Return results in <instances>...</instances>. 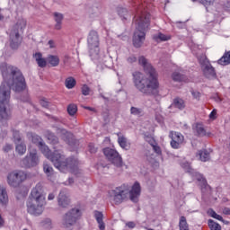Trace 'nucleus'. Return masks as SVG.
<instances>
[{
  "label": "nucleus",
  "instance_id": "nucleus-1",
  "mask_svg": "<svg viewBox=\"0 0 230 230\" xmlns=\"http://www.w3.org/2000/svg\"><path fill=\"white\" fill-rule=\"evenodd\" d=\"M138 63L140 66H143L146 75H145L141 72H135L133 74L135 87L143 94H159L157 72L143 56L138 58Z\"/></svg>",
  "mask_w": 230,
  "mask_h": 230
},
{
  "label": "nucleus",
  "instance_id": "nucleus-2",
  "mask_svg": "<svg viewBox=\"0 0 230 230\" xmlns=\"http://www.w3.org/2000/svg\"><path fill=\"white\" fill-rule=\"evenodd\" d=\"M28 137H31L32 143H34V145H38L43 155H45L47 159H49V161L53 163L55 168L59 170V172H62L63 173L67 172L75 173V172L78 170V160L75 158H66V156H64V155L60 154L58 151H55L53 154H51L49 147L42 143V138H40V137L38 135L29 133Z\"/></svg>",
  "mask_w": 230,
  "mask_h": 230
},
{
  "label": "nucleus",
  "instance_id": "nucleus-3",
  "mask_svg": "<svg viewBox=\"0 0 230 230\" xmlns=\"http://www.w3.org/2000/svg\"><path fill=\"white\" fill-rule=\"evenodd\" d=\"M0 69L4 78V83L0 87V96L3 88L4 91H9V93L10 89H13L15 93H21V91L26 89V80L21 70L13 66H8L6 63L2 64Z\"/></svg>",
  "mask_w": 230,
  "mask_h": 230
},
{
  "label": "nucleus",
  "instance_id": "nucleus-4",
  "mask_svg": "<svg viewBox=\"0 0 230 230\" xmlns=\"http://www.w3.org/2000/svg\"><path fill=\"white\" fill-rule=\"evenodd\" d=\"M108 195L111 204H114L115 206L123 204L125 200H128V197L132 202H137L139 197H141V185L139 182L136 181L130 190L128 184H123L109 190Z\"/></svg>",
  "mask_w": 230,
  "mask_h": 230
},
{
  "label": "nucleus",
  "instance_id": "nucleus-5",
  "mask_svg": "<svg viewBox=\"0 0 230 230\" xmlns=\"http://www.w3.org/2000/svg\"><path fill=\"white\" fill-rule=\"evenodd\" d=\"M135 22L137 31L133 37V44L135 48H141L143 42H145V31H146L150 26V13H146V11H141V8H139L135 16Z\"/></svg>",
  "mask_w": 230,
  "mask_h": 230
},
{
  "label": "nucleus",
  "instance_id": "nucleus-6",
  "mask_svg": "<svg viewBox=\"0 0 230 230\" xmlns=\"http://www.w3.org/2000/svg\"><path fill=\"white\" fill-rule=\"evenodd\" d=\"M44 206H46V196L42 185L38 184L31 192V199L27 204L28 213L39 217V215H42Z\"/></svg>",
  "mask_w": 230,
  "mask_h": 230
},
{
  "label": "nucleus",
  "instance_id": "nucleus-7",
  "mask_svg": "<svg viewBox=\"0 0 230 230\" xmlns=\"http://www.w3.org/2000/svg\"><path fill=\"white\" fill-rule=\"evenodd\" d=\"M2 93L0 96V119H10L12 116V110L10 109V91L4 88L1 89Z\"/></svg>",
  "mask_w": 230,
  "mask_h": 230
},
{
  "label": "nucleus",
  "instance_id": "nucleus-8",
  "mask_svg": "<svg viewBox=\"0 0 230 230\" xmlns=\"http://www.w3.org/2000/svg\"><path fill=\"white\" fill-rule=\"evenodd\" d=\"M80 217H82V211L78 208H72L66 214L63 219L64 227H71V226H75L76 220H78Z\"/></svg>",
  "mask_w": 230,
  "mask_h": 230
},
{
  "label": "nucleus",
  "instance_id": "nucleus-9",
  "mask_svg": "<svg viewBox=\"0 0 230 230\" xmlns=\"http://www.w3.org/2000/svg\"><path fill=\"white\" fill-rule=\"evenodd\" d=\"M24 181H26V173L22 171H13L7 176V182L13 188H17Z\"/></svg>",
  "mask_w": 230,
  "mask_h": 230
},
{
  "label": "nucleus",
  "instance_id": "nucleus-10",
  "mask_svg": "<svg viewBox=\"0 0 230 230\" xmlns=\"http://www.w3.org/2000/svg\"><path fill=\"white\" fill-rule=\"evenodd\" d=\"M199 62L205 76H207V78H213L216 75L215 68L213 66H211V63H209V60L206 55H202L200 58H199Z\"/></svg>",
  "mask_w": 230,
  "mask_h": 230
},
{
  "label": "nucleus",
  "instance_id": "nucleus-11",
  "mask_svg": "<svg viewBox=\"0 0 230 230\" xmlns=\"http://www.w3.org/2000/svg\"><path fill=\"white\" fill-rule=\"evenodd\" d=\"M103 154L116 166H121V164L123 163V160L121 159V156L119 155V153H118L116 150L106 147L103 149Z\"/></svg>",
  "mask_w": 230,
  "mask_h": 230
},
{
  "label": "nucleus",
  "instance_id": "nucleus-12",
  "mask_svg": "<svg viewBox=\"0 0 230 230\" xmlns=\"http://www.w3.org/2000/svg\"><path fill=\"white\" fill-rule=\"evenodd\" d=\"M88 46L91 51H93V49H94V51L96 52L100 51V49L98 48L100 46V39L98 38V32H90L88 36Z\"/></svg>",
  "mask_w": 230,
  "mask_h": 230
},
{
  "label": "nucleus",
  "instance_id": "nucleus-13",
  "mask_svg": "<svg viewBox=\"0 0 230 230\" xmlns=\"http://www.w3.org/2000/svg\"><path fill=\"white\" fill-rule=\"evenodd\" d=\"M170 137L172 138V141H171L172 148H175V149L180 148L181 145L184 143V136H182V134L179 132L172 131L170 133Z\"/></svg>",
  "mask_w": 230,
  "mask_h": 230
},
{
  "label": "nucleus",
  "instance_id": "nucleus-14",
  "mask_svg": "<svg viewBox=\"0 0 230 230\" xmlns=\"http://www.w3.org/2000/svg\"><path fill=\"white\" fill-rule=\"evenodd\" d=\"M22 42V38L19 35V31H13L10 34V46L12 49H17Z\"/></svg>",
  "mask_w": 230,
  "mask_h": 230
},
{
  "label": "nucleus",
  "instance_id": "nucleus-15",
  "mask_svg": "<svg viewBox=\"0 0 230 230\" xmlns=\"http://www.w3.org/2000/svg\"><path fill=\"white\" fill-rule=\"evenodd\" d=\"M30 155L28 158L23 160V163H27L26 166H37L39 164V156L37 155V150L29 149Z\"/></svg>",
  "mask_w": 230,
  "mask_h": 230
},
{
  "label": "nucleus",
  "instance_id": "nucleus-16",
  "mask_svg": "<svg viewBox=\"0 0 230 230\" xmlns=\"http://www.w3.org/2000/svg\"><path fill=\"white\" fill-rule=\"evenodd\" d=\"M153 40L155 42H157V44L161 42H166L168 40H172V35L164 34L163 32H156L153 35Z\"/></svg>",
  "mask_w": 230,
  "mask_h": 230
},
{
  "label": "nucleus",
  "instance_id": "nucleus-17",
  "mask_svg": "<svg viewBox=\"0 0 230 230\" xmlns=\"http://www.w3.org/2000/svg\"><path fill=\"white\" fill-rule=\"evenodd\" d=\"M117 136H118V143L120 148H123L124 150H128V148H130V143L128 142V140H127V137L121 135V133H118Z\"/></svg>",
  "mask_w": 230,
  "mask_h": 230
},
{
  "label": "nucleus",
  "instance_id": "nucleus-18",
  "mask_svg": "<svg viewBox=\"0 0 230 230\" xmlns=\"http://www.w3.org/2000/svg\"><path fill=\"white\" fill-rule=\"evenodd\" d=\"M33 57L39 67H46V66H48V60H46V58L42 57V54L40 52L35 53Z\"/></svg>",
  "mask_w": 230,
  "mask_h": 230
},
{
  "label": "nucleus",
  "instance_id": "nucleus-19",
  "mask_svg": "<svg viewBox=\"0 0 230 230\" xmlns=\"http://www.w3.org/2000/svg\"><path fill=\"white\" fill-rule=\"evenodd\" d=\"M69 204H71L69 198L66 194H64V192H60L58 198V205L60 206V208H67Z\"/></svg>",
  "mask_w": 230,
  "mask_h": 230
},
{
  "label": "nucleus",
  "instance_id": "nucleus-20",
  "mask_svg": "<svg viewBox=\"0 0 230 230\" xmlns=\"http://www.w3.org/2000/svg\"><path fill=\"white\" fill-rule=\"evenodd\" d=\"M54 21H56L55 30H62V21H64V15L60 13H54Z\"/></svg>",
  "mask_w": 230,
  "mask_h": 230
},
{
  "label": "nucleus",
  "instance_id": "nucleus-21",
  "mask_svg": "<svg viewBox=\"0 0 230 230\" xmlns=\"http://www.w3.org/2000/svg\"><path fill=\"white\" fill-rule=\"evenodd\" d=\"M47 62L51 67H57L60 64V58H58V56L49 55L47 58Z\"/></svg>",
  "mask_w": 230,
  "mask_h": 230
},
{
  "label": "nucleus",
  "instance_id": "nucleus-22",
  "mask_svg": "<svg viewBox=\"0 0 230 230\" xmlns=\"http://www.w3.org/2000/svg\"><path fill=\"white\" fill-rule=\"evenodd\" d=\"M94 217L97 223L99 224V229L105 230V223H103V214L100 211H95Z\"/></svg>",
  "mask_w": 230,
  "mask_h": 230
},
{
  "label": "nucleus",
  "instance_id": "nucleus-23",
  "mask_svg": "<svg viewBox=\"0 0 230 230\" xmlns=\"http://www.w3.org/2000/svg\"><path fill=\"white\" fill-rule=\"evenodd\" d=\"M199 161H202L203 163H206V161H209V153L208 151H199L198 155H196Z\"/></svg>",
  "mask_w": 230,
  "mask_h": 230
},
{
  "label": "nucleus",
  "instance_id": "nucleus-24",
  "mask_svg": "<svg viewBox=\"0 0 230 230\" xmlns=\"http://www.w3.org/2000/svg\"><path fill=\"white\" fill-rule=\"evenodd\" d=\"M179 229L180 230H190V225H188V221L186 220V217L181 216L179 221Z\"/></svg>",
  "mask_w": 230,
  "mask_h": 230
},
{
  "label": "nucleus",
  "instance_id": "nucleus-25",
  "mask_svg": "<svg viewBox=\"0 0 230 230\" xmlns=\"http://www.w3.org/2000/svg\"><path fill=\"white\" fill-rule=\"evenodd\" d=\"M221 66H228L230 64V51L226 52L223 57L218 60Z\"/></svg>",
  "mask_w": 230,
  "mask_h": 230
},
{
  "label": "nucleus",
  "instance_id": "nucleus-26",
  "mask_svg": "<svg viewBox=\"0 0 230 230\" xmlns=\"http://www.w3.org/2000/svg\"><path fill=\"white\" fill-rule=\"evenodd\" d=\"M173 105L174 107H176V109H180V111H182V109L186 107V102L181 98H176L173 101Z\"/></svg>",
  "mask_w": 230,
  "mask_h": 230
},
{
  "label": "nucleus",
  "instance_id": "nucleus-27",
  "mask_svg": "<svg viewBox=\"0 0 230 230\" xmlns=\"http://www.w3.org/2000/svg\"><path fill=\"white\" fill-rule=\"evenodd\" d=\"M0 202L3 205L8 202V194L5 189H0Z\"/></svg>",
  "mask_w": 230,
  "mask_h": 230
},
{
  "label": "nucleus",
  "instance_id": "nucleus-28",
  "mask_svg": "<svg viewBox=\"0 0 230 230\" xmlns=\"http://www.w3.org/2000/svg\"><path fill=\"white\" fill-rule=\"evenodd\" d=\"M65 85L66 89H73L76 85V80L73 77H67L65 81Z\"/></svg>",
  "mask_w": 230,
  "mask_h": 230
},
{
  "label": "nucleus",
  "instance_id": "nucleus-29",
  "mask_svg": "<svg viewBox=\"0 0 230 230\" xmlns=\"http://www.w3.org/2000/svg\"><path fill=\"white\" fill-rule=\"evenodd\" d=\"M172 77L174 82H186V80H187L185 75H182L177 72L173 73Z\"/></svg>",
  "mask_w": 230,
  "mask_h": 230
},
{
  "label": "nucleus",
  "instance_id": "nucleus-30",
  "mask_svg": "<svg viewBox=\"0 0 230 230\" xmlns=\"http://www.w3.org/2000/svg\"><path fill=\"white\" fill-rule=\"evenodd\" d=\"M16 152L19 155H24L26 154V145L21 143L16 145Z\"/></svg>",
  "mask_w": 230,
  "mask_h": 230
},
{
  "label": "nucleus",
  "instance_id": "nucleus-31",
  "mask_svg": "<svg viewBox=\"0 0 230 230\" xmlns=\"http://www.w3.org/2000/svg\"><path fill=\"white\" fill-rule=\"evenodd\" d=\"M208 215H209V217H212V218H216V220H219L220 222L224 221V218L222 217V216L217 214V212H215V210L211 208L208 210Z\"/></svg>",
  "mask_w": 230,
  "mask_h": 230
},
{
  "label": "nucleus",
  "instance_id": "nucleus-32",
  "mask_svg": "<svg viewBox=\"0 0 230 230\" xmlns=\"http://www.w3.org/2000/svg\"><path fill=\"white\" fill-rule=\"evenodd\" d=\"M208 227L210 230H222L220 224L214 222L212 219L208 220Z\"/></svg>",
  "mask_w": 230,
  "mask_h": 230
},
{
  "label": "nucleus",
  "instance_id": "nucleus-33",
  "mask_svg": "<svg viewBox=\"0 0 230 230\" xmlns=\"http://www.w3.org/2000/svg\"><path fill=\"white\" fill-rule=\"evenodd\" d=\"M67 112L70 116H75L78 112V107L75 104H70L67 107Z\"/></svg>",
  "mask_w": 230,
  "mask_h": 230
},
{
  "label": "nucleus",
  "instance_id": "nucleus-34",
  "mask_svg": "<svg viewBox=\"0 0 230 230\" xmlns=\"http://www.w3.org/2000/svg\"><path fill=\"white\" fill-rule=\"evenodd\" d=\"M194 130L198 134V136H206V130L200 124H197Z\"/></svg>",
  "mask_w": 230,
  "mask_h": 230
},
{
  "label": "nucleus",
  "instance_id": "nucleus-35",
  "mask_svg": "<svg viewBox=\"0 0 230 230\" xmlns=\"http://www.w3.org/2000/svg\"><path fill=\"white\" fill-rule=\"evenodd\" d=\"M61 134L62 139H64V141H69L70 139H73V134L67 132L66 129H62Z\"/></svg>",
  "mask_w": 230,
  "mask_h": 230
},
{
  "label": "nucleus",
  "instance_id": "nucleus-36",
  "mask_svg": "<svg viewBox=\"0 0 230 230\" xmlns=\"http://www.w3.org/2000/svg\"><path fill=\"white\" fill-rule=\"evenodd\" d=\"M43 170L48 177H50V175H53V167L49 166V164H44Z\"/></svg>",
  "mask_w": 230,
  "mask_h": 230
},
{
  "label": "nucleus",
  "instance_id": "nucleus-37",
  "mask_svg": "<svg viewBox=\"0 0 230 230\" xmlns=\"http://www.w3.org/2000/svg\"><path fill=\"white\" fill-rule=\"evenodd\" d=\"M26 28V20L20 19L16 23V29L17 30H24Z\"/></svg>",
  "mask_w": 230,
  "mask_h": 230
},
{
  "label": "nucleus",
  "instance_id": "nucleus-38",
  "mask_svg": "<svg viewBox=\"0 0 230 230\" xmlns=\"http://www.w3.org/2000/svg\"><path fill=\"white\" fill-rule=\"evenodd\" d=\"M82 94H84V96H89V94H91V88L88 87L87 84H84L82 86Z\"/></svg>",
  "mask_w": 230,
  "mask_h": 230
},
{
  "label": "nucleus",
  "instance_id": "nucleus-39",
  "mask_svg": "<svg viewBox=\"0 0 230 230\" xmlns=\"http://www.w3.org/2000/svg\"><path fill=\"white\" fill-rule=\"evenodd\" d=\"M13 141L14 143H20L21 142V134H19V131L13 130Z\"/></svg>",
  "mask_w": 230,
  "mask_h": 230
},
{
  "label": "nucleus",
  "instance_id": "nucleus-40",
  "mask_svg": "<svg viewBox=\"0 0 230 230\" xmlns=\"http://www.w3.org/2000/svg\"><path fill=\"white\" fill-rule=\"evenodd\" d=\"M48 139H49V141H50V143H53L54 145H55V143H58V138L57 137H55V135H53V134H49Z\"/></svg>",
  "mask_w": 230,
  "mask_h": 230
},
{
  "label": "nucleus",
  "instance_id": "nucleus-41",
  "mask_svg": "<svg viewBox=\"0 0 230 230\" xmlns=\"http://www.w3.org/2000/svg\"><path fill=\"white\" fill-rule=\"evenodd\" d=\"M141 112H143V111L141 109H138L136 107L131 108V114H134L135 116H139V114H141Z\"/></svg>",
  "mask_w": 230,
  "mask_h": 230
},
{
  "label": "nucleus",
  "instance_id": "nucleus-42",
  "mask_svg": "<svg viewBox=\"0 0 230 230\" xmlns=\"http://www.w3.org/2000/svg\"><path fill=\"white\" fill-rule=\"evenodd\" d=\"M181 166H182V168L187 170V172H189V173H191V172H193V169H191V167L190 166V163L181 164Z\"/></svg>",
  "mask_w": 230,
  "mask_h": 230
},
{
  "label": "nucleus",
  "instance_id": "nucleus-43",
  "mask_svg": "<svg viewBox=\"0 0 230 230\" xmlns=\"http://www.w3.org/2000/svg\"><path fill=\"white\" fill-rule=\"evenodd\" d=\"M195 177L197 178V181H199L203 182V184H206V179H204L202 174L196 172Z\"/></svg>",
  "mask_w": 230,
  "mask_h": 230
},
{
  "label": "nucleus",
  "instance_id": "nucleus-44",
  "mask_svg": "<svg viewBox=\"0 0 230 230\" xmlns=\"http://www.w3.org/2000/svg\"><path fill=\"white\" fill-rule=\"evenodd\" d=\"M191 94H192L194 100H197L198 102H199V100H200V93L199 92L192 91Z\"/></svg>",
  "mask_w": 230,
  "mask_h": 230
},
{
  "label": "nucleus",
  "instance_id": "nucleus-45",
  "mask_svg": "<svg viewBox=\"0 0 230 230\" xmlns=\"http://www.w3.org/2000/svg\"><path fill=\"white\" fill-rule=\"evenodd\" d=\"M40 103L41 107H45V108L49 105V102H48L46 101V99H41V100L40 101Z\"/></svg>",
  "mask_w": 230,
  "mask_h": 230
},
{
  "label": "nucleus",
  "instance_id": "nucleus-46",
  "mask_svg": "<svg viewBox=\"0 0 230 230\" xmlns=\"http://www.w3.org/2000/svg\"><path fill=\"white\" fill-rule=\"evenodd\" d=\"M210 119H217V110H213L209 114Z\"/></svg>",
  "mask_w": 230,
  "mask_h": 230
},
{
  "label": "nucleus",
  "instance_id": "nucleus-47",
  "mask_svg": "<svg viewBox=\"0 0 230 230\" xmlns=\"http://www.w3.org/2000/svg\"><path fill=\"white\" fill-rule=\"evenodd\" d=\"M126 226L128 227H129V229H134V227H136V223L135 222H132V221H129L126 224Z\"/></svg>",
  "mask_w": 230,
  "mask_h": 230
},
{
  "label": "nucleus",
  "instance_id": "nucleus-48",
  "mask_svg": "<svg viewBox=\"0 0 230 230\" xmlns=\"http://www.w3.org/2000/svg\"><path fill=\"white\" fill-rule=\"evenodd\" d=\"M12 148H13V146H12V145H10V144H7L4 146V151L10 152V150H12Z\"/></svg>",
  "mask_w": 230,
  "mask_h": 230
},
{
  "label": "nucleus",
  "instance_id": "nucleus-49",
  "mask_svg": "<svg viewBox=\"0 0 230 230\" xmlns=\"http://www.w3.org/2000/svg\"><path fill=\"white\" fill-rule=\"evenodd\" d=\"M153 150H155V154H161V147H159L158 146L153 145Z\"/></svg>",
  "mask_w": 230,
  "mask_h": 230
},
{
  "label": "nucleus",
  "instance_id": "nucleus-50",
  "mask_svg": "<svg viewBox=\"0 0 230 230\" xmlns=\"http://www.w3.org/2000/svg\"><path fill=\"white\" fill-rule=\"evenodd\" d=\"M136 60H137V59L136 57H134V56H131V57H129V58H128V64H134V62H136Z\"/></svg>",
  "mask_w": 230,
  "mask_h": 230
},
{
  "label": "nucleus",
  "instance_id": "nucleus-51",
  "mask_svg": "<svg viewBox=\"0 0 230 230\" xmlns=\"http://www.w3.org/2000/svg\"><path fill=\"white\" fill-rule=\"evenodd\" d=\"M4 226V218H3V216L0 214V227H3Z\"/></svg>",
  "mask_w": 230,
  "mask_h": 230
},
{
  "label": "nucleus",
  "instance_id": "nucleus-52",
  "mask_svg": "<svg viewBox=\"0 0 230 230\" xmlns=\"http://www.w3.org/2000/svg\"><path fill=\"white\" fill-rule=\"evenodd\" d=\"M55 199V194L54 193H49L48 196V200H53Z\"/></svg>",
  "mask_w": 230,
  "mask_h": 230
},
{
  "label": "nucleus",
  "instance_id": "nucleus-53",
  "mask_svg": "<svg viewBox=\"0 0 230 230\" xmlns=\"http://www.w3.org/2000/svg\"><path fill=\"white\" fill-rule=\"evenodd\" d=\"M49 48H51V49L55 48V41L49 40Z\"/></svg>",
  "mask_w": 230,
  "mask_h": 230
},
{
  "label": "nucleus",
  "instance_id": "nucleus-54",
  "mask_svg": "<svg viewBox=\"0 0 230 230\" xmlns=\"http://www.w3.org/2000/svg\"><path fill=\"white\" fill-rule=\"evenodd\" d=\"M84 109H86V111H94V108L84 106Z\"/></svg>",
  "mask_w": 230,
  "mask_h": 230
},
{
  "label": "nucleus",
  "instance_id": "nucleus-55",
  "mask_svg": "<svg viewBox=\"0 0 230 230\" xmlns=\"http://www.w3.org/2000/svg\"><path fill=\"white\" fill-rule=\"evenodd\" d=\"M73 182H75V181L73 180V178L68 179V183H69V184H73Z\"/></svg>",
  "mask_w": 230,
  "mask_h": 230
},
{
  "label": "nucleus",
  "instance_id": "nucleus-56",
  "mask_svg": "<svg viewBox=\"0 0 230 230\" xmlns=\"http://www.w3.org/2000/svg\"><path fill=\"white\" fill-rule=\"evenodd\" d=\"M90 152L94 153L96 152V149H90Z\"/></svg>",
  "mask_w": 230,
  "mask_h": 230
},
{
  "label": "nucleus",
  "instance_id": "nucleus-57",
  "mask_svg": "<svg viewBox=\"0 0 230 230\" xmlns=\"http://www.w3.org/2000/svg\"><path fill=\"white\" fill-rule=\"evenodd\" d=\"M3 19V16L0 14V21Z\"/></svg>",
  "mask_w": 230,
  "mask_h": 230
},
{
  "label": "nucleus",
  "instance_id": "nucleus-58",
  "mask_svg": "<svg viewBox=\"0 0 230 230\" xmlns=\"http://www.w3.org/2000/svg\"><path fill=\"white\" fill-rule=\"evenodd\" d=\"M227 215H230V211L229 212H226Z\"/></svg>",
  "mask_w": 230,
  "mask_h": 230
}]
</instances>
